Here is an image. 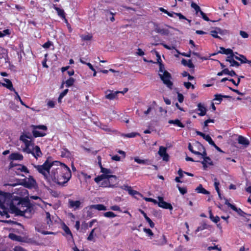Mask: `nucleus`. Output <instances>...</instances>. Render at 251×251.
I'll list each match as a JSON object with an SVG mask.
<instances>
[{"label": "nucleus", "mask_w": 251, "mask_h": 251, "mask_svg": "<svg viewBox=\"0 0 251 251\" xmlns=\"http://www.w3.org/2000/svg\"><path fill=\"white\" fill-rule=\"evenodd\" d=\"M110 209L113 210V211H121V208L118 205H113L110 207Z\"/></svg>", "instance_id": "obj_58"}, {"label": "nucleus", "mask_w": 251, "mask_h": 251, "mask_svg": "<svg viewBox=\"0 0 251 251\" xmlns=\"http://www.w3.org/2000/svg\"><path fill=\"white\" fill-rule=\"evenodd\" d=\"M80 37L83 41H90L93 38L92 35L90 33L81 35Z\"/></svg>", "instance_id": "obj_30"}, {"label": "nucleus", "mask_w": 251, "mask_h": 251, "mask_svg": "<svg viewBox=\"0 0 251 251\" xmlns=\"http://www.w3.org/2000/svg\"><path fill=\"white\" fill-rule=\"evenodd\" d=\"M111 158L113 160L117 161H119L121 159V157L117 155L112 156Z\"/></svg>", "instance_id": "obj_64"}, {"label": "nucleus", "mask_w": 251, "mask_h": 251, "mask_svg": "<svg viewBox=\"0 0 251 251\" xmlns=\"http://www.w3.org/2000/svg\"><path fill=\"white\" fill-rule=\"evenodd\" d=\"M238 142L240 144L245 146H248L250 144L249 140L241 135L239 136Z\"/></svg>", "instance_id": "obj_25"}, {"label": "nucleus", "mask_w": 251, "mask_h": 251, "mask_svg": "<svg viewBox=\"0 0 251 251\" xmlns=\"http://www.w3.org/2000/svg\"><path fill=\"white\" fill-rule=\"evenodd\" d=\"M146 220L149 223L151 227L152 228L154 226V224L149 217Z\"/></svg>", "instance_id": "obj_57"}, {"label": "nucleus", "mask_w": 251, "mask_h": 251, "mask_svg": "<svg viewBox=\"0 0 251 251\" xmlns=\"http://www.w3.org/2000/svg\"><path fill=\"white\" fill-rule=\"evenodd\" d=\"M138 135H139V134L137 132H131L127 134H122V136L125 138H133Z\"/></svg>", "instance_id": "obj_33"}, {"label": "nucleus", "mask_w": 251, "mask_h": 251, "mask_svg": "<svg viewBox=\"0 0 251 251\" xmlns=\"http://www.w3.org/2000/svg\"><path fill=\"white\" fill-rule=\"evenodd\" d=\"M214 97H215V98L214 99V100H217V101H218L219 102L218 103V104H219L221 102V101L222 100V98L223 97H224V98L227 97L226 96H222V95H221L220 94H216V95H215Z\"/></svg>", "instance_id": "obj_41"}, {"label": "nucleus", "mask_w": 251, "mask_h": 251, "mask_svg": "<svg viewBox=\"0 0 251 251\" xmlns=\"http://www.w3.org/2000/svg\"><path fill=\"white\" fill-rule=\"evenodd\" d=\"M157 199L158 200V205L159 207L170 210H173V207L172 205L170 203L164 201L163 197H158Z\"/></svg>", "instance_id": "obj_11"}, {"label": "nucleus", "mask_w": 251, "mask_h": 251, "mask_svg": "<svg viewBox=\"0 0 251 251\" xmlns=\"http://www.w3.org/2000/svg\"><path fill=\"white\" fill-rule=\"evenodd\" d=\"M33 166L50 185H63L72 177L70 169L59 161L50 162L47 160L41 165H33Z\"/></svg>", "instance_id": "obj_1"}, {"label": "nucleus", "mask_w": 251, "mask_h": 251, "mask_svg": "<svg viewBox=\"0 0 251 251\" xmlns=\"http://www.w3.org/2000/svg\"><path fill=\"white\" fill-rule=\"evenodd\" d=\"M214 120L212 119H208L204 122V126H207L208 125V124L210 123H214Z\"/></svg>", "instance_id": "obj_62"}, {"label": "nucleus", "mask_w": 251, "mask_h": 251, "mask_svg": "<svg viewBox=\"0 0 251 251\" xmlns=\"http://www.w3.org/2000/svg\"><path fill=\"white\" fill-rule=\"evenodd\" d=\"M9 159L12 160H22L23 156L19 153H13L10 155Z\"/></svg>", "instance_id": "obj_23"}, {"label": "nucleus", "mask_w": 251, "mask_h": 251, "mask_svg": "<svg viewBox=\"0 0 251 251\" xmlns=\"http://www.w3.org/2000/svg\"><path fill=\"white\" fill-rule=\"evenodd\" d=\"M123 189L125 191H127L129 195L134 197L135 198L136 195H138L141 196V197H143V195L141 193H140L139 192L136 190H133L130 186L124 185L123 186Z\"/></svg>", "instance_id": "obj_14"}, {"label": "nucleus", "mask_w": 251, "mask_h": 251, "mask_svg": "<svg viewBox=\"0 0 251 251\" xmlns=\"http://www.w3.org/2000/svg\"><path fill=\"white\" fill-rule=\"evenodd\" d=\"M157 32L163 35H167L169 33L168 30L165 29H158Z\"/></svg>", "instance_id": "obj_55"}, {"label": "nucleus", "mask_w": 251, "mask_h": 251, "mask_svg": "<svg viewBox=\"0 0 251 251\" xmlns=\"http://www.w3.org/2000/svg\"><path fill=\"white\" fill-rule=\"evenodd\" d=\"M184 86L187 89L191 88L192 89H195V86L189 82H184L183 83Z\"/></svg>", "instance_id": "obj_44"}, {"label": "nucleus", "mask_w": 251, "mask_h": 251, "mask_svg": "<svg viewBox=\"0 0 251 251\" xmlns=\"http://www.w3.org/2000/svg\"><path fill=\"white\" fill-rule=\"evenodd\" d=\"M227 61H229L230 63V65L232 66H239V64L237 61L234 60L233 59V57H228L227 59H226Z\"/></svg>", "instance_id": "obj_34"}, {"label": "nucleus", "mask_w": 251, "mask_h": 251, "mask_svg": "<svg viewBox=\"0 0 251 251\" xmlns=\"http://www.w3.org/2000/svg\"><path fill=\"white\" fill-rule=\"evenodd\" d=\"M9 237L13 240L15 241H18L19 240L20 237L16 235V234L14 233H10L9 234Z\"/></svg>", "instance_id": "obj_50"}, {"label": "nucleus", "mask_w": 251, "mask_h": 251, "mask_svg": "<svg viewBox=\"0 0 251 251\" xmlns=\"http://www.w3.org/2000/svg\"><path fill=\"white\" fill-rule=\"evenodd\" d=\"M25 186L27 188H32L36 185V182L32 177H29L26 179L25 182Z\"/></svg>", "instance_id": "obj_22"}, {"label": "nucleus", "mask_w": 251, "mask_h": 251, "mask_svg": "<svg viewBox=\"0 0 251 251\" xmlns=\"http://www.w3.org/2000/svg\"><path fill=\"white\" fill-rule=\"evenodd\" d=\"M159 75L163 83L168 88L171 89L173 86V83L171 81V75L165 70L164 66L161 63L159 65Z\"/></svg>", "instance_id": "obj_4"}, {"label": "nucleus", "mask_w": 251, "mask_h": 251, "mask_svg": "<svg viewBox=\"0 0 251 251\" xmlns=\"http://www.w3.org/2000/svg\"><path fill=\"white\" fill-rule=\"evenodd\" d=\"M53 8L57 11V14L60 17L65 19V13L63 9L57 7L55 5H53Z\"/></svg>", "instance_id": "obj_26"}, {"label": "nucleus", "mask_w": 251, "mask_h": 251, "mask_svg": "<svg viewBox=\"0 0 251 251\" xmlns=\"http://www.w3.org/2000/svg\"><path fill=\"white\" fill-rule=\"evenodd\" d=\"M11 34V31L9 29H4L2 31H0V38L4 37L5 36H8Z\"/></svg>", "instance_id": "obj_37"}, {"label": "nucleus", "mask_w": 251, "mask_h": 251, "mask_svg": "<svg viewBox=\"0 0 251 251\" xmlns=\"http://www.w3.org/2000/svg\"><path fill=\"white\" fill-rule=\"evenodd\" d=\"M134 160L135 161V162H137V163L138 164H145V165H149L150 163H149V161L147 159H141L140 158H139V157H135L134 158Z\"/></svg>", "instance_id": "obj_28"}, {"label": "nucleus", "mask_w": 251, "mask_h": 251, "mask_svg": "<svg viewBox=\"0 0 251 251\" xmlns=\"http://www.w3.org/2000/svg\"><path fill=\"white\" fill-rule=\"evenodd\" d=\"M189 150L193 153L204 156L207 155L205 150L203 146L199 142H195L193 144L189 143L188 145Z\"/></svg>", "instance_id": "obj_3"}, {"label": "nucleus", "mask_w": 251, "mask_h": 251, "mask_svg": "<svg viewBox=\"0 0 251 251\" xmlns=\"http://www.w3.org/2000/svg\"><path fill=\"white\" fill-rule=\"evenodd\" d=\"M234 58L240 61L242 63H245L247 61L246 57L242 55H240L239 56H235Z\"/></svg>", "instance_id": "obj_40"}, {"label": "nucleus", "mask_w": 251, "mask_h": 251, "mask_svg": "<svg viewBox=\"0 0 251 251\" xmlns=\"http://www.w3.org/2000/svg\"><path fill=\"white\" fill-rule=\"evenodd\" d=\"M144 231L149 236H152L153 235L151 230L149 228H144Z\"/></svg>", "instance_id": "obj_52"}, {"label": "nucleus", "mask_w": 251, "mask_h": 251, "mask_svg": "<svg viewBox=\"0 0 251 251\" xmlns=\"http://www.w3.org/2000/svg\"><path fill=\"white\" fill-rule=\"evenodd\" d=\"M3 80L5 82V83H1V85L3 87H6L9 90L12 91H15V89L13 88V84L11 81L7 78H4Z\"/></svg>", "instance_id": "obj_21"}, {"label": "nucleus", "mask_w": 251, "mask_h": 251, "mask_svg": "<svg viewBox=\"0 0 251 251\" xmlns=\"http://www.w3.org/2000/svg\"><path fill=\"white\" fill-rule=\"evenodd\" d=\"M240 35L243 38H247L249 37L248 34L246 32H245L244 31H242V30H241L240 31Z\"/></svg>", "instance_id": "obj_54"}, {"label": "nucleus", "mask_w": 251, "mask_h": 251, "mask_svg": "<svg viewBox=\"0 0 251 251\" xmlns=\"http://www.w3.org/2000/svg\"><path fill=\"white\" fill-rule=\"evenodd\" d=\"M214 187H215V190H216L218 195H219V197L221 198V192H220V189H219V185H220V183L218 181L217 179V178H214Z\"/></svg>", "instance_id": "obj_32"}, {"label": "nucleus", "mask_w": 251, "mask_h": 251, "mask_svg": "<svg viewBox=\"0 0 251 251\" xmlns=\"http://www.w3.org/2000/svg\"><path fill=\"white\" fill-rule=\"evenodd\" d=\"M218 250L219 251H221V248H219L218 247V246H210V247H208V251H211V250Z\"/></svg>", "instance_id": "obj_56"}, {"label": "nucleus", "mask_w": 251, "mask_h": 251, "mask_svg": "<svg viewBox=\"0 0 251 251\" xmlns=\"http://www.w3.org/2000/svg\"><path fill=\"white\" fill-rule=\"evenodd\" d=\"M104 217L107 218H114L116 216V215L114 214L113 212L109 211L105 212L103 214Z\"/></svg>", "instance_id": "obj_45"}, {"label": "nucleus", "mask_w": 251, "mask_h": 251, "mask_svg": "<svg viewBox=\"0 0 251 251\" xmlns=\"http://www.w3.org/2000/svg\"><path fill=\"white\" fill-rule=\"evenodd\" d=\"M14 251H27L25 249L20 246H16L14 248Z\"/></svg>", "instance_id": "obj_59"}, {"label": "nucleus", "mask_w": 251, "mask_h": 251, "mask_svg": "<svg viewBox=\"0 0 251 251\" xmlns=\"http://www.w3.org/2000/svg\"><path fill=\"white\" fill-rule=\"evenodd\" d=\"M51 46H53V43L50 41H48L44 44L43 45L42 47L46 49H49Z\"/></svg>", "instance_id": "obj_49"}, {"label": "nucleus", "mask_w": 251, "mask_h": 251, "mask_svg": "<svg viewBox=\"0 0 251 251\" xmlns=\"http://www.w3.org/2000/svg\"><path fill=\"white\" fill-rule=\"evenodd\" d=\"M100 172L102 174L99 176H102L103 177L107 178V177L113 176L112 175V171L111 170L103 167L101 163H100Z\"/></svg>", "instance_id": "obj_15"}, {"label": "nucleus", "mask_w": 251, "mask_h": 251, "mask_svg": "<svg viewBox=\"0 0 251 251\" xmlns=\"http://www.w3.org/2000/svg\"><path fill=\"white\" fill-rule=\"evenodd\" d=\"M48 106L50 108H53L55 106V102L52 100H49L47 103Z\"/></svg>", "instance_id": "obj_60"}, {"label": "nucleus", "mask_w": 251, "mask_h": 251, "mask_svg": "<svg viewBox=\"0 0 251 251\" xmlns=\"http://www.w3.org/2000/svg\"><path fill=\"white\" fill-rule=\"evenodd\" d=\"M196 191L198 193H201L203 194H209V192L206 189L203 188L202 186L200 184L199 185L196 189Z\"/></svg>", "instance_id": "obj_29"}, {"label": "nucleus", "mask_w": 251, "mask_h": 251, "mask_svg": "<svg viewBox=\"0 0 251 251\" xmlns=\"http://www.w3.org/2000/svg\"><path fill=\"white\" fill-rule=\"evenodd\" d=\"M221 50H224L223 51V53H225V54H230L232 53V50H230V49H227V50H225V49H224L223 48H221Z\"/></svg>", "instance_id": "obj_63"}, {"label": "nucleus", "mask_w": 251, "mask_h": 251, "mask_svg": "<svg viewBox=\"0 0 251 251\" xmlns=\"http://www.w3.org/2000/svg\"><path fill=\"white\" fill-rule=\"evenodd\" d=\"M201 158L203 159V161L201 162L204 169H206L208 166L212 165L213 162L211 159L209 157H207L206 155L204 156H201Z\"/></svg>", "instance_id": "obj_20"}, {"label": "nucleus", "mask_w": 251, "mask_h": 251, "mask_svg": "<svg viewBox=\"0 0 251 251\" xmlns=\"http://www.w3.org/2000/svg\"><path fill=\"white\" fill-rule=\"evenodd\" d=\"M136 54L139 56H143L145 54V53L141 49L139 48L136 52Z\"/></svg>", "instance_id": "obj_61"}, {"label": "nucleus", "mask_w": 251, "mask_h": 251, "mask_svg": "<svg viewBox=\"0 0 251 251\" xmlns=\"http://www.w3.org/2000/svg\"><path fill=\"white\" fill-rule=\"evenodd\" d=\"M203 138L207 141L208 143L211 146L212 145H214V141L212 140V138L209 135H205Z\"/></svg>", "instance_id": "obj_43"}, {"label": "nucleus", "mask_w": 251, "mask_h": 251, "mask_svg": "<svg viewBox=\"0 0 251 251\" xmlns=\"http://www.w3.org/2000/svg\"><path fill=\"white\" fill-rule=\"evenodd\" d=\"M81 203L80 201H74L69 199L68 201V207L75 210L80 207Z\"/></svg>", "instance_id": "obj_16"}, {"label": "nucleus", "mask_w": 251, "mask_h": 251, "mask_svg": "<svg viewBox=\"0 0 251 251\" xmlns=\"http://www.w3.org/2000/svg\"><path fill=\"white\" fill-rule=\"evenodd\" d=\"M46 215L47 223L49 226H50V225L51 224V219H50V215L49 212H46Z\"/></svg>", "instance_id": "obj_48"}, {"label": "nucleus", "mask_w": 251, "mask_h": 251, "mask_svg": "<svg viewBox=\"0 0 251 251\" xmlns=\"http://www.w3.org/2000/svg\"><path fill=\"white\" fill-rule=\"evenodd\" d=\"M95 228H94L92 230L91 232L90 233L89 236L87 237V240L88 241H94V237L96 236V234H94V231Z\"/></svg>", "instance_id": "obj_39"}, {"label": "nucleus", "mask_w": 251, "mask_h": 251, "mask_svg": "<svg viewBox=\"0 0 251 251\" xmlns=\"http://www.w3.org/2000/svg\"><path fill=\"white\" fill-rule=\"evenodd\" d=\"M14 93L15 94V99L17 100H19L23 105L25 106L27 108H28V106L26 105L25 104V103L22 101V100L21 97H20V96L19 95L18 93L16 91L14 92Z\"/></svg>", "instance_id": "obj_42"}, {"label": "nucleus", "mask_w": 251, "mask_h": 251, "mask_svg": "<svg viewBox=\"0 0 251 251\" xmlns=\"http://www.w3.org/2000/svg\"><path fill=\"white\" fill-rule=\"evenodd\" d=\"M223 73H225V75H228L231 76L237 75L236 73L234 71H229L228 69H224L223 70Z\"/></svg>", "instance_id": "obj_35"}, {"label": "nucleus", "mask_w": 251, "mask_h": 251, "mask_svg": "<svg viewBox=\"0 0 251 251\" xmlns=\"http://www.w3.org/2000/svg\"><path fill=\"white\" fill-rule=\"evenodd\" d=\"M105 98L107 99L112 100L116 98L118 94H119V91H113L110 90H108L105 92Z\"/></svg>", "instance_id": "obj_18"}, {"label": "nucleus", "mask_w": 251, "mask_h": 251, "mask_svg": "<svg viewBox=\"0 0 251 251\" xmlns=\"http://www.w3.org/2000/svg\"><path fill=\"white\" fill-rule=\"evenodd\" d=\"M90 208L95 209L99 211H105L107 209L106 206L101 204L91 205L90 206Z\"/></svg>", "instance_id": "obj_24"}, {"label": "nucleus", "mask_w": 251, "mask_h": 251, "mask_svg": "<svg viewBox=\"0 0 251 251\" xmlns=\"http://www.w3.org/2000/svg\"><path fill=\"white\" fill-rule=\"evenodd\" d=\"M218 33L219 32L216 30H212L210 31V34L211 36L216 38H220V37L218 36Z\"/></svg>", "instance_id": "obj_51"}, {"label": "nucleus", "mask_w": 251, "mask_h": 251, "mask_svg": "<svg viewBox=\"0 0 251 251\" xmlns=\"http://www.w3.org/2000/svg\"><path fill=\"white\" fill-rule=\"evenodd\" d=\"M0 207L3 210L2 212L0 211V214L7 218L9 217L8 211L27 218H30L34 212L33 207L28 201L0 191Z\"/></svg>", "instance_id": "obj_2"}, {"label": "nucleus", "mask_w": 251, "mask_h": 251, "mask_svg": "<svg viewBox=\"0 0 251 251\" xmlns=\"http://www.w3.org/2000/svg\"><path fill=\"white\" fill-rule=\"evenodd\" d=\"M68 91H69L68 89H66L60 94L59 96L58 99V101L59 102H61L62 99L65 96H66L67 95V94L68 92Z\"/></svg>", "instance_id": "obj_38"}, {"label": "nucleus", "mask_w": 251, "mask_h": 251, "mask_svg": "<svg viewBox=\"0 0 251 251\" xmlns=\"http://www.w3.org/2000/svg\"><path fill=\"white\" fill-rule=\"evenodd\" d=\"M177 100L180 103L183 101L184 97L182 94L177 93Z\"/></svg>", "instance_id": "obj_53"}, {"label": "nucleus", "mask_w": 251, "mask_h": 251, "mask_svg": "<svg viewBox=\"0 0 251 251\" xmlns=\"http://www.w3.org/2000/svg\"><path fill=\"white\" fill-rule=\"evenodd\" d=\"M210 218L211 220V221H212L213 222L215 223H217L218 222H219L220 220L219 217L217 216L214 217V216H213L211 212L210 213Z\"/></svg>", "instance_id": "obj_46"}, {"label": "nucleus", "mask_w": 251, "mask_h": 251, "mask_svg": "<svg viewBox=\"0 0 251 251\" xmlns=\"http://www.w3.org/2000/svg\"><path fill=\"white\" fill-rule=\"evenodd\" d=\"M32 128V133L35 137H42L46 135V131L47 127L44 125L34 126H31Z\"/></svg>", "instance_id": "obj_6"}, {"label": "nucleus", "mask_w": 251, "mask_h": 251, "mask_svg": "<svg viewBox=\"0 0 251 251\" xmlns=\"http://www.w3.org/2000/svg\"><path fill=\"white\" fill-rule=\"evenodd\" d=\"M20 140L24 144V147H22L23 151L30 152V148L34 145L31 138L25 134H23L20 136Z\"/></svg>", "instance_id": "obj_5"}, {"label": "nucleus", "mask_w": 251, "mask_h": 251, "mask_svg": "<svg viewBox=\"0 0 251 251\" xmlns=\"http://www.w3.org/2000/svg\"><path fill=\"white\" fill-rule=\"evenodd\" d=\"M27 153H31L32 155L36 159L40 157L42 155V153L41 151L40 148L37 146L33 145L30 148V152H26Z\"/></svg>", "instance_id": "obj_12"}, {"label": "nucleus", "mask_w": 251, "mask_h": 251, "mask_svg": "<svg viewBox=\"0 0 251 251\" xmlns=\"http://www.w3.org/2000/svg\"><path fill=\"white\" fill-rule=\"evenodd\" d=\"M94 180L99 187L109 188V185H108L107 178L103 177L102 176H98L95 178Z\"/></svg>", "instance_id": "obj_7"}, {"label": "nucleus", "mask_w": 251, "mask_h": 251, "mask_svg": "<svg viewBox=\"0 0 251 251\" xmlns=\"http://www.w3.org/2000/svg\"><path fill=\"white\" fill-rule=\"evenodd\" d=\"M75 82V79L73 77H70L65 81L66 87H70L73 86Z\"/></svg>", "instance_id": "obj_31"}, {"label": "nucleus", "mask_w": 251, "mask_h": 251, "mask_svg": "<svg viewBox=\"0 0 251 251\" xmlns=\"http://www.w3.org/2000/svg\"><path fill=\"white\" fill-rule=\"evenodd\" d=\"M225 204L227 205L229 207L232 209L233 210L236 212L239 215L242 216H244L245 213L240 208H237L234 205L231 204L228 200L226 199Z\"/></svg>", "instance_id": "obj_17"}, {"label": "nucleus", "mask_w": 251, "mask_h": 251, "mask_svg": "<svg viewBox=\"0 0 251 251\" xmlns=\"http://www.w3.org/2000/svg\"><path fill=\"white\" fill-rule=\"evenodd\" d=\"M63 229L64 230L66 234L69 235L71 238L73 237L72 233L68 226L64 224L63 226Z\"/></svg>", "instance_id": "obj_36"}, {"label": "nucleus", "mask_w": 251, "mask_h": 251, "mask_svg": "<svg viewBox=\"0 0 251 251\" xmlns=\"http://www.w3.org/2000/svg\"><path fill=\"white\" fill-rule=\"evenodd\" d=\"M13 170L18 175H23L22 174L23 173L26 174L29 173V171L27 167L21 164L15 166L13 168Z\"/></svg>", "instance_id": "obj_10"}, {"label": "nucleus", "mask_w": 251, "mask_h": 251, "mask_svg": "<svg viewBox=\"0 0 251 251\" xmlns=\"http://www.w3.org/2000/svg\"><path fill=\"white\" fill-rule=\"evenodd\" d=\"M168 123L170 124H173L180 127H184V125L178 119H176L174 120H170L168 121Z\"/></svg>", "instance_id": "obj_27"}, {"label": "nucleus", "mask_w": 251, "mask_h": 251, "mask_svg": "<svg viewBox=\"0 0 251 251\" xmlns=\"http://www.w3.org/2000/svg\"><path fill=\"white\" fill-rule=\"evenodd\" d=\"M197 110L199 111L198 114L200 116H204L207 112V109L204 104L201 103L198 104Z\"/></svg>", "instance_id": "obj_19"}, {"label": "nucleus", "mask_w": 251, "mask_h": 251, "mask_svg": "<svg viewBox=\"0 0 251 251\" xmlns=\"http://www.w3.org/2000/svg\"><path fill=\"white\" fill-rule=\"evenodd\" d=\"M158 153L163 161L167 162L169 160L170 156L167 152V148L160 146Z\"/></svg>", "instance_id": "obj_9"}, {"label": "nucleus", "mask_w": 251, "mask_h": 251, "mask_svg": "<svg viewBox=\"0 0 251 251\" xmlns=\"http://www.w3.org/2000/svg\"><path fill=\"white\" fill-rule=\"evenodd\" d=\"M191 6L195 10V11H196V13L197 15L199 13H200V16L204 20L207 22L210 21L208 17L206 15V14L203 12H202L201 10L200 6L198 5L196 3L193 2H192Z\"/></svg>", "instance_id": "obj_8"}, {"label": "nucleus", "mask_w": 251, "mask_h": 251, "mask_svg": "<svg viewBox=\"0 0 251 251\" xmlns=\"http://www.w3.org/2000/svg\"><path fill=\"white\" fill-rule=\"evenodd\" d=\"M107 182L109 186V188H114L117 186L118 184V178L115 176L113 175L110 177L107 178Z\"/></svg>", "instance_id": "obj_13"}, {"label": "nucleus", "mask_w": 251, "mask_h": 251, "mask_svg": "<svg viewBox=\"0 0 251 251\" xmlns=\"http://www.w3.org/2000/svg\"><path fill=\"white\" fill-rule=\"evenodd\" d=\"M177 188L179 190V192L182 194V195H184L185 194H186L187 193V189L186 187H181L179 185H177L176 186Z\"/></svg>", "instance_id": "obj_47"}]
</instances>
